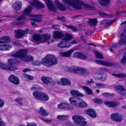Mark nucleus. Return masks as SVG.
<instances>
[{"instance_id": "nucleus-1", "label": "nucleus", "mask_w": 126, "mask_h": 126, "mask_svg": "<svg viewBox=\"0 0 126 126\" xmlns=\"http://www.w3.org/2000/svg\"><path fill=\"white\" fill-rule=\"evenodd\" d=\"M64 2L77 9L80 10L82 8L87 9H91L93 7L85 3L81 0H62Z\"/></svg>"}, {"instance_id": "nucleus-2", "label": "nucleus", "mask_w": 126, "mask_h": 126, "mask_svg": "<svg viewBox=\"0 0 126 126\" xmlns=\"http://www.w3.org/2000/svg\"><path fill=\"white\" fill-rule=\"evenodd\" d=\"M58 61L56 57L53 55L47 54L43 59L42 63L38 61H34L33 64L35 65H39L42 63L47 66H51L56 64Z\"/></svg>"}, {"instance_id": "nucleus-3", "label": "nucleus", "mask_w": 126, "mask_h": 126, "mask_svg": "<svg viewBox=\"0 0 126 126\" xmlns=\"http://www.w3.org/2000/svg\"><path fill=\"white\" fill-rule=\"evenodd\" d=\"M27 51L25 49H20L13 55V57L21 59L25 62L32 61L33 57L31 56L27 55Z\"/></svg>"}, {"instance_id": "nucleus-4", "label": "nucleus", "mask_w": 126, "mask_h": 126, "mask_svg": "<svg viewBox=\"0 0 126 126\" xmlns=\"http://www.w3.org/2000/svg\"><path fill=\"white\" fill-rule=\"evenodd\" d=\"M72 37V36L71 34L69 33H66L65 37L58 44V46L61 48L69 47L70 45L69 43V41Z\"/></svg>"}, {"instance_id": "nucleus-5", "label": "nucleus", "mask_w": 126, "mask_h": 126, "mask_svg": "<svg viewBox=\"0 0 126 126\" xmlns=\"http://www.w3.org/2000/svg\"><path fill=\"white\" fill-rule=\"evenodd\" d=\"M34 42L37 44L45 42L49 40L50 36L47 34H45L41 35L37 34L34 35L33 37Z\"/></svg>"}, {"instance_id": "nucleus-6", "label": "nucleus", "mask_w": 126, "mask_h": 126, "mask_svg": "<svg viewBox=\"0 0 126 126\" xmlns=\"http://www.w3.org/2000/svg\"><path fill=\"white\" fill-rule=\"evenodd\" d=\"M72 118L75 123L77 125L84 126L87 124V122L85 121V119L81 115H75Z\"/></svg>"}, {"instance_id": "nucleus-7", "label": "nucleus", "mask_w": 126, "mask_h": 126, "mask_svg": "<svg viewBox=\"0 0 126 126\" xmlns=\"http://www.w3.org/2000/svg\"><path fill=\"white\" fill-rule=\"evenodd\" d=\"M59 110H73L74 108L72 105L65 102H62L58 105Z\"/></svg>"}, {"instance_id": "nucleus-8", "label": "nucleus", "mask_w": 126, "mask_h": 126, "mask_svg": "<svg viewBox=\"0 0 126 126\" xmlns=\"http://www.w3.org/2000/svg\"><path fill=\"white\" fill-rule=\"evenodd\" d=\"M32 32L31 30L28 29H26L25 31L21 30H19L16 31V34L15 35V37L16 38H20L24 36L25 33L30 34Z\"/></svg>"}, {"instance_id": "nucleus-9", "label": "nucleus", "mask_w": 126, "mask_h": 126, "mask_svg": "<svg viewBox=\"0 0 126 126\" xmlns=\"http://www.w3.org/2000/svg\"><path fill=\"white\" fill-rule=\"evenodd\" d=\"M32 9V8L30 6H29L27 8H25L24 10L23 15L17 18V20H20L25 19L26 16L28 15L31 12Z\"/></svg>"}, {"instance_id": "nucleus-10", "label": "nucleus", "mask_w": 126, "mask_h": 126, "mask_svg": "<svg viewBox=\"0 0 126 126\" xmlns=\"http://www.w3.org/2000/svg\"><path fill=\"white\" fill-rule=\"evenodd\" d=\"M31 6L36 8H43L45 7V5L42 3L37 0H32L30 2Z\"/></svg>"}, {"instance_id": "nucleus-11", "label": "nucleus", "mask_w": 126, "mask_h": 126, "mask_svg": "<svg viewBox=\"0 0 126 126\" xmlns=\"http://www.w3.org/2000/svg\"><path fill=\"white\" fill-rule=\"evenodd\" d=\"M114 90L117 91L122 95H126V89L121 85H115L114 86Z\"/></svg>"}, {"instance_id": "nucleus-12", "label": "nucleus", "mask_w": 126, "mask_h": 126, "mask_svg": "<svg viewBox=\"0 0 126 126\" xmlns=\"http://www.w3.org/2000/svg\"><path fill=\"white\" fill-rule=\"evenodd\" d=\"M41 79L44 83L48 85L52 86L55 84V82L52 79L47 77H43Z\"/></svg>"}, {"instance_id": "nucleus-13", "label": "nucleus", "mask_w": 126, "mask_h": 126, "mask_svg": "<svg viewBox=\"0 0 126 126\" xmlns=\"http://www.w3.org/2000/svg\"><path fill=\"white\" fill-rule=\"evenodd\" d=\"M79 98L72 96L69 98V101L72 105L77 107L79 101Z\"/></svg>"}, {"instance_id": "nucleus-14", "label": "nucleus", "mask_w": 126, "mask_h": 126, "mask_svg": "<svg viewBox=\"0 0 126 126\" xmlns=\"http://www.w3.org/2000/svg\"><path fill=\"white\" fill-rule=\"evenodd\" d=\"M46 3L49 10L51 11H55L56 10V6L52 3L51 0H45Z\"/></svg>"}, {"instance_id": "nucleus-15", "label": "nucleus", "mask_w": 126, "mask_h": 126, "mask_svg": "<svg viewBox=\"0 0 126 126\" xmlns=\"http://www.w3.org/2000/svg\"><path fill=\"white\" fill-rule=\"evenodd\" d=\"M8 79L10 82L15 84L18 85L20 81L18 78L15 75H11Z\"/></svg>"}, {"instance_id": "nucleus-16", "label": "nucleus", "mask_w": 126, "mask_h": 126, "mask_svg": "<svg viewBox=\"0 0 126 126\" xmlns=\"http://www.w3.org/2000/svg\"><path fill=\"white\" fill-rule=\"evenodd\" d=\"M110 118L112 120L116 121H120L122 120V116L117 113L112 114Z\"/></svg>"}, {"instance_id": "nucleus-17", "label": "nucleus", "mask_w": 126, "mask_h": 126, "mask_svg": "<svg viewBox=\"0 0 126 126\" xmlns=\"http://www.w3.org/2000/svg\"><path fill=\"white\" fill-rule=\"evenodd\" d=\"M85 113L88 115L90 117L95 118L96 116V115L95 110L92 109H89L85 110Z\"/></svg>"}, {"instance_id": "nucleus-18", "label": "nucleus", "mask_w": 126, "mask_h": 126, "mask_svg": "<svg viewBox=\"0 0 126 126\" xmlns=\"http://www.w3.org/2000/svg\"><path fill=\"white\" fill-rule=\"evenodd\" d=\"M95 62L97 64H100L102 65L106 66H110L113 65L112 63L110 62L100 60H96L95 61Z\"/></svg>"}, {"instance_id": "nucleus-19", "label": "nucleus", "mask_w": 126, "mask_h": 126, "mask_svg": "<svg viewBox=\"0 0 126 126\" xmlns=\"http://www.w3.org/2000/svg\"><path fill=\"white\" fill-rule=\"evenodd\" d=\"M22 3L21 1H17L14 3L13 5V8L16 10H18L21 9Z\"/></svg>"}, {"instance_id": "nucleus-20", "label": "nucleus", "mask_w": 126, "mask_h": 126, "mask_svg": "<svg viewBox=\"0 0 126 126\" xmlns=\"http://www.w3.org/2000/svg\"><path fill=\"white\" fill-rule=\"evenodd\" d=\"M74 51L73 49H72L67 51L60 53V56L65 57H70L72 53Z\"/></svg>"}, {"instance_id": "nucleus-21", "label": "nucleus", "mask_w": 126, "mask_h": 126, "mask_svg": "<svg viewBox=\"0 0 126 126\" xmlns=\"http://www.w3.org/2000/svg\"><path fill=\"white\" fill-rule=\"evenodd\" d=\"M104 104L109 107H114L119 104L118 102L112 101H106L104 102Z\"/></svg>"}, {"instance_id": "nucleus-22", "label": "nucleus", "mask_w": 126, "mask_h": 126, "mask_svg": "<svg viewBox=\"0 0 126 126\" xmlns=\"http://www.w3.org/2000/svg\"><path fill=\"white\" fill-rule=\"evenodd\" d=\"M70 93L73 96H75L82 97L83 94L76 90H72L70 91Z\"/></svg>"}, {"instance_id": "nucleus-23", "label": "nucleus", "mask_w": 126, "mask_h": 126, "mask_svg": "<svg viewBox=\"0 0 126 126\" xmlns=\"http://www.w3.org/2000/svg\"><path fill=\"white\" fill-rule=\"evenodd\" d=\"M120 40L119 41L120 45H122L126 43V35L124 33H122L120 35Z\"/></svg>"}, {"instance_id": "nucleus-24", "label": "nucleus", "mask_w": 126, "mask_h": 126, "mask_svg": "<svg viewBox=\"0 0 126 126\" xmlns=\"http://www.w3.org/2000/svg\"><path fill=\"white\" fill-rule=\"evenodd\" d=\"M61 84L63 85H70L71 84V82L68 79L65 78L61 79Z\"/></svg>"}, {"instance_id": "nucleus-25", "label": "nucleus", "mask_w": 126, "mask_h": 126, "mask_svg": "<svg viewBox=\"0 0 126 126\" xmlns=\"http://www.w3.org/2000/svg\"><path fill=\"white\" fill-rule=\"evenodd\" d=\"M63 34L61 32L57 31L54 32L53 37L54 38L60 39L63 37Z\"/></svg>"}, {"instance_id": "nucleus-26", "label": "nucleus", "mask_w": 126, "mask_h": 126, "mask_svg": "<svg viewBox=\"0 0 126 126\" xmlns=\"http://www.w3.org/2000/svg\"><path fill=\"white\" fill-rule=\"evenodd\" d=\"M42 92H41L35 91L33 92L32 94L35 99L39 100L42 95Z\"/></svg>"}, {"instance_id": "nucleus-27", "label": "nucleus", "mask_w": 126, "mask_h": 126, "mask_svg": "<svg viewBox=\"0 0 126 126\" xmlns=\"http://www.w3.org/2000/svg\"><path fill=\"white\" fill-rule=\"evenodd\" d=\"M79 101L77 107L80 108H84L88 106V104L82 99L79 98Z\"/></svg>"}, {"instance_id": "nucleus-28", "label": "nucleus", "mask_w": 126, "mask_h": 126, "mask_svg": "<svg viewBox=\"0 0 126 126\" xmlns=\"http://www.w3.org/2000/svg\"><path fill=\"white\" fill-rule=\"evenodd\" d=\"M31 17H36L35 18L31 19L36 22H40L42 20L41 16V15H35L31 14Z\"/></svg>"}, {"instance_id": "nucleus-29", "label": "nucleus", "mask_w": 126, "mask_h": 126, "mask_svg": "<svg viewBox=\"0 0 126 126\" xmlns=\"http://www.w3.org/2000/svg\"><path fill=\"white\" fill-rule=\"evenodd\" d=\"M74 56L75 57L79 58L81 59H85L86 58L85 55L79 52H75L74 53Z\"/></svg>"}, {"instance_id": "nucleus-30", "label": "nucleus", "mask_w": 126, "mask_h": 126, "mask_svg": "<svg viewBox=\"0 0 126 126\" xmlns=\"http://www.w3.org/2000/svg\"><path fill=\"white\" fill-rule=\"evenodd\" d=\"M48 99L49 96L47 94L42 92V95L39 100L45 102L47 101Z\"/></svg>"}, {"instance_id": "nucleus-31", "label": "nucleus", "mask_w": 126, "mask_h": 126, "mask_svg": "<svg viewBox=\"0 0 126 126\" xmlns=\"http://www.w3.org/2000/svg\"><path fill=\"white\" fill-rule=\"evenodd\" d=\"M69 116L68 115H59L57 116L56 119L59 121H63L68 119Z\"/></svg>"}, {"instance_id": "nucleus-32", "label": "nucleus", "mask_w": 126, "mask_h": 126, "mask_svg": "<svg viewBox=\"0 0 126 126\" xmlns=\"http://www.w3.org/2000/svg\"><path fill=\"white\" fill-rule=\"evenodd\" d=\"M82 89L85 91L88 94L91 95L93 94L92 90L89 87L86 86H84L82 87Z\"/></svg>"}, {"instance_id": "nucleus-33", "label": "nucleus", "mask_w": 126, "mask_h": 126, "mask_svg": "<svg viewBox=\"0 0 126 126\" xmlns=\"http://www.w3.org/2000/svg\"><path fill=\"white\" fill-rule=\"evenodd\" d=\"M56 4L58 6L59 9L61 10H66V7L61 4L59 1L58 0L56 1H55Z\"/></svg>"}, {"instance_id": "nucleus-34", "label": "nucleus", "mask_w": 126, "mask_h": 126, "mask_svg": "<svg viewBox=\"0 0 126 126\" xmlns=\"http://www.w3.org/2000/svg\"><path fill=\"white\" fill-rule=\"evenodd\" d=\"M97 21L96 19H89V23L90 25L92 27H94L96 25Z\"/></svg>"}, {"instance_id": "nucleus-35", "label": "nucleus", "mask_w": 126, "mask_h": 126, "mask_svg": "<svg viewBox=\"0 0 126 126\" xmlns=\"http://www.w3.org/2000/svg\"><path fill=\"white\" fill-rule=\"evenodd\" d=\"M79 67L72 66L68 68V71L74 72L75 73H78Z\"/></svg>"}, {"instance_id": "nucleus-36", "label": "nucleus", "mask_w": 126, "mask_h": 126, "mask_svg": "<svg viewBox=\"0 0 126 126\" xmlns=\"http://www.w3.org/2000/svg\"><path fill=\"white\" fill-rule=\"evenodd\" d=\"M38 112L39 114L45 116L48 115V114L42 107H40V110Z\"/></svg>"}, {"instance_id": "nucleus-37", "label": "nucleus", "mask_w": 126, "mask_h": 126, "mask_svg": "<svg viewBox=\"0 0 126 126\" xmlns=\"http://www.w3.org/2000/svg\"><path fill=\"white\" fill-rule=\"evenodd\" d=\"M79 72L84 74L85 75L88 74L90 73L88 70L79 67L78 73H79Z\"/></svg>"}, {"instance_id": "nucleus-38", "label": "nucleus", "mask_w": 126, "mask_h": 126, "mask_svg": "<svg viewBox=\"0 0 126 126\" xmlns=\"http://www.w3.org/2000/svg\"><path fill=\"white\" fill-rule=\"evenodd\" d=\"M110 0H99V3L102 6H105L109 3Z\"/></svg>"}, {"instance_id": "nucleus-39", "label": "nucleus", "mask_w": 126, "mask_h": 126, "mask_svg": "<svg viewBox=\"0 0 126 126\" xmlns=\"http://www.w3.org/2000/svg\"><path fill=\"white\" fill-rule=\"evenodd\" d=\"M8 49V44H3L0 45V50L1 51L7 50Z\"/></svg>"}, {"instance_id": "nucleus-40", "label": "nucleus", "mask_w": 126, "mask_h": 126, "mask_svg": "<svg viewBox=\"0 0 126 126\" xmlns=\"http://www.w3.org/2000/svg\"><path fill=\"white\" fill-rule=\"evenodd\" d=\"M115 21L114 20H110V22L109 23L108 21L107 20L105 19L103 20L100 21V23L102 24H105L107 23L109 25L112 24L113 22Z\"/></svg>"}, {"instance_id": "nucleus-41", "label": "nucleus", "mask_w": 126, "mask_h": 126, "mask_svg": "<svg viewBox=\"0 0 126 126\" xmlns=\"http://www.w3.org/2000/svg\"><path fill=\"white\" fill-rule=\"evenodd\" d=\"M8 42V37L4 36L0 39V43H6Z\"/></svg>"}, {"instance_id": "nucleus-42", "label": "nucleus", "mask_w": 126, "mask_h": 126, "mask_svg": "<svg viewBox=\"0 0 126 126\" xmlns=\"http://www.w3.org/2000/svg\"><path fill=\"white\" fill-rule=\"evenodd\" d=\"M22 99L21 98L18 97L15 100V101L20 105H23V103L22 102Z\"/></svg>"}, {"instance_id": "nucleus-43", "label": "nucleus", "mask_w": 126, "mask_h": 126, "mask_svg": "<svg viewBox=\"0 0 126 126\" xmlns=\"http://www.w3.org/2000/svg\"><path fill=\"white\" fill-rule=\"evenodd\" d=\"M65 25L68 28L72 30L74 32H76L77 31V29L76 27H73L70 25Z\"/></svg>"}, {"instance_id": "nucleus-44", "label": "nucleus", "mask_w": 126, "mask_h": 126, "mask_svg": "<svg viewBox=\"0 0 126 126\" xmlns=\"http://www.w3.org/2000/svg\"><path fill=\"white\" fill-rule=\"evenodd\" d=\"M40 88L39 86L37 85H32V87L31 88V90L33 91L34 90L39 89Z\"/></svg>"}, {"instance_id": "nucleus-45", "label": "nucleus", "mask_w": 126, "mask_h": 126, "mask_svg": "<svg viewBox=\"0 0 126 126\" xmlns=\"http://www.w3.org/2000/svg\"><path fill=\"white\" fill-rule=\"evenodd\" d=\"M102 95L104 96H106V97L113 96L115 95V94H110L107 93H103L102 94Z\"/></svg>"}, {"instance_id": "nucleus-46", "label": "nucleus", "mask_w": 126, "mask_h": 126, "mask_svg": "<svg viewBox=\"0 0 126 126\" xmlns=\"http://www.w3.org/2000/svg\"><path fill=\"white\" fill-rule=\"evenodd\" d=\"M107 79V75L105 74H103L101 77H100V79L102 81H104Z\"/></svg>"}, {"instance_id": "nucleus-47", "label": "nucleus", "mask_w": 126, "mask_h": 126, "mask_svg": "<svg viewBox=\"0 0 126 126\" xmlns=\"http://www.w3.org/2000/svg\"><path fill=\"white\" fill-rule=\"evenodd\" d=\"M93 100L95 102L98 104H101L103 102V101L102 100L97 98H94Z\"/></svg>"}, {"instance_id": "nucleus-48", "label": "nucleus", "mask_w": 126, "mask_h": 126, "mask_svg": "<svg viewBox=\"0 0 126 126\" xmlns=\"http://www.w3.org/2000/svg\"><path fill=\"white\" fill-rule=\"evenodd\" d=\"M95 85L98 87H101L102 88H104L105 87L106 85L105 84L102 83H96L95 84Z\"/></svg>"}, {"instance_id": "nucleus-49", "label": "nucleus", "mask_w": 126, "mask_h": 126, "mask_svg": "<svg viewBox=\"0 0 126 126\" xmlns=\"http://www.w3.org/2000/svg\"><path fill=\"white\" fill-rule=\"evenodd\" d=\"M112 74L119 78H123L126 77V75L123 74Z\"/></svg>"}, {"instance_id": "nucleus-50", "label": "nucleus", "mask_w": 126, "mask_h": 126, "mask_svg": "<svg viewBox=\"0 0 126 126\" xmlns=\"http://www.w3.org/2000/svg\"><path fill=\"white\" fill-rule=\"evenodd\" d=\"M100 75V73H98V72H97L95 73L94 74V77L95 79H100V77L99 76Z\"/></svg>"}, {"instance_id": "nucleus-51", "label": "nucleus", "mask_w": 126, "mask_h": 126, "mask_svg": "<svg viewBox=\"0 0 126 126\" xmlns=\"http://www.w3.org/2000/svg\"><path fill=\"white\" fill-rule=\"evenodd\" d=\"M121 62L123 64L126 63V52L124 54L123 58L121 60Z\"/></svg>"}, {"instance_id": "nucleus-52", "label": "nucleus", "mask_w": 126, "mask_h": 126, "mask_svg": "<svg viewBox=\"0 0 126 126\" xmlns=\"http://www.w3.org/2000/svg\"><path fill=\"white\" fill-rule=\"evenodd\" d=\"M95 54L96 57L99 59H103V57L102 55L99 53L96 52L95 53Z\"/></svg>"}, {"instance_id": "nucleus-53", "label": "nucleus", "mask_w": 126, "mask_h": 126, "mask_svg": "<svg viewBox=\"0 0 126 126\" xmlns=\"http://www.w3.org/2000/svg\"><path fill=\"white\" fill-rule=\"evenodd\" d=\"M16 60L15 59H8V63L9 62H10V63L11 64H12L13 63H15V62Z\"/></svg>"}, {"instance_id": "nucleus-54", "label": "nucleus", "mask_w": 126, "mask_h": 126, "mask_svg": "<svg viewBox=\"0 0 126 126\" xmlns=\"http://www.w3.org/2000/svg\"><path fill=\"white\" fill-rule=\"evenodd\" d=\"M26 126H37L36 124L34 122L28 123Z\"/></svg>"}, {"instance_id": "nucleus-55", "label": "nucleus", "mask_w": 126, "mask_h": 126, "mask_svg": "<svg viewBox=\"0 0 126 126\" xmlns=\"http://www.w3.org/2000/svg\"><path fill=\"white\" fill-rule=\"evenodd\" d=\"M99 15L103 17H105L107 16V15L106 13L103 12H99Z\"/></svg>"}, {"instance_id": "nucleus-56", "label": "nucleus", "mask_w": 126, "mask_h": 126, "mask_svg": "<svg viewBox=\"0 0 126 126\" xmlns=\"http://www.w3.org/2000/svg\"><path fill=\"white\" fill-rule=\"evenodd\" d=\"M95 83V82L92 79H91L90 80H88L87 82V85H90Z\"/></svg>"}, {"instance_id": "nucleus-57", "label": "nucleus", "mask_w": 126, "mask_h": 126, "mask_svg": "<svg viewBox=\"0 0 126 126\" xmlns=\"http://www.w3.org/2000/svg\"><path fill=\"white\" fill-rule=\"evenodd\" d=\"M57 19L62 20L63 22L65 21V18L63 16H62L61 17L58 16L57 17Z\"/></svg>"}, {"instance_id": "nucleus-58", "label": "nucleus", "mask_w": 126, "mask_h": 126, "mask_svg": "<svg viewBox=\"0 0 126 126\" xmlns=\"http://www.w3.org/2000/svg\"><path fill=\"white\" fill-rule=\"evenodd\" d=\"M16 69V67L15 66H11L9 67H8V70L13 71L15 70Z\"/></svg>"}, {"instance_id": "nucleus-59", "label": "nucleus", "mask_w": 126, "mask_h": 126, "mask_svg": "<svg viewBox=\"0 0 126 126\" xmlns=\"http://www.w3.org/2000/svg\"><path fill=\"white\" fill-rule=\"evenodd\" d=\"M7 66L5 64L0 63V68L3 69H6Z\"/></svg>"}, {"instance_id": "nucleus-60", "label": "nucleus", "mask_w": 126, "mask_h": 126, "mask_svg": "<svg viewBox=\"0 0 126 126\" xmlns=\"http://www.w3.org/2000/svg\"><path fill=\"white\" fill-rule=\"evenodd\" d=\"M26 77L27 79L29 80H32L33 79V77L32 76L28 75H26Z\"/></svg>"}, {"instance_id": "nucleus-61", "label": "nucleus", "mask_w": 126, "mask_h": 126, "mask_svg": "<svg viewBox=\"0 0 126 126\" xmlns=\"http://www.w3.org/2000/svg\"><path fill=\"white\" fill-rule=\"evenodd\" d=\"M5 124L3 120L0 117V126H5Z\"/></svg>"}, {"instance_id": "nucleus-62", "label": "nucleus", "mask_w": 126, "mask_h": 126, "mask_svg": "<svg viewBox=\"0 0 126 126\" xmlns=\"http://www.w3.org/2000/svg\"><path fill=\"white\" fill-rule=\"evenodd\" d=\"M4 102L3 101L0 99V107H2L4 105Z\"/></svg>"}, {"instance_id": "nucleus-63", "label": "nucleus", "mask_w": 126, "mask_h": 126, "mask_svg": "<svg viewBox=\"0 0 126 126\" xmlns=\"http://www.w3.org/2000/svg\"><path fill=\"white\" fill-rule=\"evenodd\" d=\"M117 47V45L115 44H113L112 45V47L111 48H109V49L110 51L111 52H112L113 51V48H115Z\"/></svg>"}, {"instance_id": "nucleus-64", "label": "nucleus", "mask_w": 126, "mask_h": 126, "mask_svg": "<svg viewBox=\"0 0 126 126\" xmlns=\"http://www.w3.org/2000/svg\"><path fill=\"white\" fill-rule=\"evenodd\" d=\"M53 28L55 29H59L60 28V26L59 25H55L53 26L52 27Z\"/></svg>"}]
</instances>
